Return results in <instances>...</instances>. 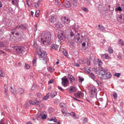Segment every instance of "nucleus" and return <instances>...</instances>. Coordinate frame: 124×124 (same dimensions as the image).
<instances>
[{
	"mask_svg": "<svg viewBox=\"0 0 124 124\" xmlns=\"http://www.w3.org/2000/svg\"><path fill=\"white\" fill-rule=\"evenodd\" d=\"M98 70L96 72V73L98 77L101 79H107L111 78V75L110 73L106 72L102 67H100L99 68Z\"/></svg>",
	"mask_w": 124,
	"mask_h": 124,
	"instance_id": "obj_1",
	"label": "nucleus"
},
{
	"mask_svg": "<svg viewBox=\"0 0 124 124\" xmlns=\"http://www.w3.org/2000/svg\"><path fill=\"white\" fill-rule=\"evenodd\" d=\"M51 34L50 32H44L42 33L39 39V41L40 42H42L44 44L45 42L48 43L51 39Z\"/></svg>",
	"mask_w": 124,
	"mask_h": 124,
	"instance_id": "obj_2",
	"label": "nucleus"
},
{
	"mask_svg": "<svg viewBox=\"0 0 124 124\" xmlns=\"http://www.w3.org/2000/svg\"><path fill=\"white\" fill-rule=\"evenodd\" d=\"M14 49L17 54L20 55L23 54L26 50L25 47L21 46H15Z\"/></svg>",
	"mask_w": 124,
	"mask_h": 124,
	"instance_id": "obj_3",
	"label": "nucleus"
},
{
	"mask_svg": "<svg viewBox=\"0 0 124 124\" xmlns=\"http://www.w3.org/2000/svg\"><path fill=\"white\" fill-rule=\"evenodd\" d=\"M10 90L12 93L15 94H21L24 92L23 89L21 88H19L15 90L11 87Z\"/></svg>",
	"mask_w": 124,
	"mask_h": 124,
	"instance_id": "obj_4",
	"label": "nucleus"
},
{
	"mask_svg": "<svg viewBox=\"0 0 124 124\" xmlns=\"http://www.w3.org/2000/svg\"><path fill=\"white\" fill-rule=\"evenodd\" d=\"M40 53H38V55L39 56V59L41 60H43V62L44 63L46 64L47 63V61L46 58L47 54L46 52L43 53L41 52L40 51Z\"/></svg>",
	"mask_w": 124,
	"mask_h": 124,
	"instance_id": "obj_5",
	"label": "nucleus"
},
{
	"mask_svg": "<svg viewBox=\"0 0 124 124\" xmlns=\"http://www.w3.org/2000/svg\"><path fill=\"white\" fill-rule=\"evenodd\" d=\"M79 35V34L78 33L77 35L74 36V38H73V39H71V38H70L68 42L70 44H72L74 42L77 43L79 42L80 39Z\"/></svg>",
	"mask_w": 124,
	"mask_h": 124,
	"instance_id": "obj_6",
	"label": "nucleus"
},
{
	"mask_svg": "<svg viewBox=\"0 0 124 124\" xmlns=\"http://www.w3.org/2000/svg\"><path fill=\"white\" fill-rule=\"evenodd\" d=\"M96 90V89L94 87H92L90 89L89 92V95L91 97H93V96L96 95V93L95 92Z\"/></svg>",
	"mask_w": 124,
	"mask_h": 124,
	"instance_id": "obj_7",
	"label": "nucleus"
},
{
	"mask_svg": "<svg viewBox=\"0 0 124 124\" xmlns=\"http://www.w3.org/2000/svg\"><path fill=\"white\" fill-rule=\"evenodd\" d=\"M62 84L64 87H66L68 85L69 82L68 79L65 77H63L62 79Z\"/></svg>",
	"mask_w": 124,
	"mask_h": 124,
	"instance_id": "obj_8",
	"label": "nucleus"
},
{
	"mask_svg": "<svg viewBox=\"0 0 124 124\" xmlns=\"http://www.w3.org/2000/svg\"><path fill=\"white\" fill-rule=\"evenodd\" d=\"M62 21L65 24H68L70 22V19L66 17H62Z\"/></svg>",
	"mask_w": 124,
	"mask_h": 124,
	"instance_id": "obj_9",
	"label": "nucleus"
},
{
	"mask_svg": "<svg viewBox=\"0 0 124 124\" xmlns=\"http://www.w3.org/2000/svg\"><path fill=\"white\" fill-rule=\"evenodd\" d=\"M68 91L69 93H71L77 91V88L74 86H71L68 89Z\"/></svg>",
	"mask_w": 124,
	"mask_h": 124,
	"instance_id": "obj_10",
	"label": "nucleus"
},
{
	"mask_svg": "<svg viewBox=\"0 0 124 124\" xmlns=\"http://www.w3.org/2000/svg\"><path fill=\"white\" fill-rule=\"evenodd\" d=\"M74 95L76 98H79L83 96L84 95V94L81 91H78L77 93H74Z\"/></svg>",
	"mask_w": 124,
	"mask_h": 124,
	"instance_id": "obj_11",
	"label": "nucleus"
},
{
	"mask_svg": "<svg viewBox=\"0 0 124 124\" xmlns=\"http://www.w3.org/2000/svg\"><path fill=\"white\" fill-rule=\"evenodd\" d=\"M26 27L25 25L24 24H21L17 26L14 29V30H15L17 28H20L22 30L26 29Z\"/></svg>",
	"mask_w": 124,
	"mask_h": 124,
	"instance_id": "obj_12",
	"label": "nucleus"
},
{
	"mask_svg": "<svg viewBox=\"0 0 124 124\" xmlns=\"http://www.w3.org/2000/svg\"><path fill=\"white\" fill-rule=\"evenodd\" d=\"M6 46L3 43V42L0 41V47H3L4 49L8 52L9 51H10L9 49L7 48H6Z\"/></svg>",
	"mask_w": 124,
	"mask_h": 124,
	"instance_id": "obj_13",
	"label": "nucleus"
},
{
	"mask_svg": "<svg viewBox=\"0 0 124 124\" xmlns=\"http://www.w3.org/2000/svg\"><path fill=\"white\" fill-rule=\"evenodd\" d=\"M56 20V16L55 15H52L51 16L50 21L52 23L54 22Z\"/></svg>",
	"mask_w": 124,
	"mask_h": 124,
	"instance_id": "obj_14",
	"label": "nucleus"
},
{
	"mask_svg": "<svg viewBox=\"0 0 124 124\" xmlns=\"http://www.w3.org/2000/svg\"><path fill=\"white\" fill-rule=\"evenodd\" d=\"M101 58H102L108 59H110V57L107 54H102L101 55Z\"/></svg>",
	"mask_w": 124,
	"mask_h": 124,
	"instance_id": "obj_15",
	"label": "nucleus"
},
{
	"mask_svg": "<svg viewBox=\"0 0 124 124\" xmlns=\"http://www.w3.org/2000/svg\"><path fill=\"white\" fill-rule=\"evenodd\" d=\"M12 4L13 5L16 6L17 7L18 6L19 2V0H11Z\"/></svg>",
	"mask_w": 124,
	"mask_h": 124,
	"instance_id": "obj_16",
	"label": "nucleus"
},
{
	"mask_svg": "<svg viewBox=\"0 0 124 124\" xmlns=\"http://www.w3.org/2000/svg\"><path fill=\"white\" fill-rule=\"evenodd\" d=\"M68 76L71 83H72L73 81L75 80V79L70 74H69Z\"/></svg>",
	"mask_w": 124,
	"mask_h": 124,
	"instance_id": "obj_17",
	"label": "nucleus"
},
{
	"mask_svg": "<svg viewBox=\"0 0 124 124\" xmlns=\"http://www.w3.org/2000/svg\"><path fill=\"white\" fill-rule=\"evenodd\" d=\"M64 5L65 7L69 8L71 7V5L69 2L67 1L64 3Z\"/></svg>",
	"mask_w": 124,
	"mask_h": 124,
	"instance_id": "obj_18",
	"label": "nucleus"
},
{
	"mask_svg": "<svg viewBox=\"0 0 124 124\" xmlns=\"http://www.w3.org/2000/svg\"><path fill=\"white\" fill-rule=\"evenodd\" d=\"M62 26L61 23L59 22H58L56 24L55 27L58 29H61Z\"/></svg>",
	"mask_w": 124,
	"mask_h": 124,
	"instance_id": "obj_19",
	"label": "nucleus"
},
{
	"mask_svg": "<svg viewBox=\"0 0 124 124\" xmlns=\"http://www.w3.org/2000/svg\"><path fill=\"white\" fill-rule=\"evenodd\" d=\"M57 94V92L54 90H52L51 93V97L52 98H53Z\"/></svg>",
	"mask_w": 124,
	"mask_h": 124,
	"instance_id": "obj_20",
	"label": "nucleus"
},
{
	"mask_svg": "<svg viewBox=\"0 0 124 124\" xmlns=\"http://www.w3.org/2000/svg\"><path fill=\"white\" fill-rule=\"evenodd\" d=\"M75 33L74 32L72 31H71L70 33V36L69 37L67 38V39L68 40V42H69V39L70 38H71V39H73V36L74 35Z\"/></svg>",
	"mask_w": 124,
	"mask_h": 124,
	"instance_id": "obj_21",
	"label": "nucleus"
},
{
	"mask_svg": "<svg viewBox=\"0 0 124 124\" xmlns=\"http://www.w3.org/2000/svg\"><path fill=\"white\" fill-rule=\"evenodd\" d=\"M98 26L99 28L98 30H100L103 31H106L105 28L102 26L98 25Z\"/></svg>",
	"mask_w": 124,
	"mask_h": 124,
	"instance_id": "obj_22",
	"label": "nucleus"
},
{
	"mask_svg": "<svg viewBox=\"0 0 124 124\" xmlns=\"http://www.w3.org/2000/svg\"><path fill=\"white\" fill-rule=\"evenodd\" d=\"M52 48L55 50H57L59 48V46L56 45H53L52 46Z\"/></svg>",
	"mask_w": 124,
	"mask_h": 124,
	"instance_id": "obj_23",
	"label": "nucleus"
},
{
	"mask_svg": "<svg viewBox=\"0 0 124 124\" xmlns=\"http://www.w3.org/2000/svg\"><path fill=\"white\" fill-rule=\"evenodd\" d=\"M108 52L110 53H112L113 52V49L110 46L108 47Z\"/></svg>",
	"mask_w": 124,
	"mask_h": 124,
	"instance_id": "obj_24",
	"label": "nucleus"
},
{
	"mask_svg": "<svg viewBox=\"0 0 124 124\" xmlns=\"http://www.w3.org/2000/svg\"><path fill=\"white\" fill-rule=\"evenodd\" d=\"M89 77L93 79L95 78V77L94 74L93 73H91L89 74Z\"/></svg>",
	"mask_w": 124,
	"mask_h": 124,
	"instance_id": "obj_25",
	"label": "nucleus"
},
{
	"mask_svg": "<svg viewBox=\"0 0 124 124\" xmlns=\"http://www.w3.org/2000/svg\"><path fill=\"white\" fill-rule=\"evenodd\" d=\"M117 20L118 21H121L122 18V15L117 16Z\"/></svg>",
	"mask_w": 124,
	"mask_h": 124,
	"instance_id": "obj_26",
	"label": "nucleus"
},
{
	"mask_svg": "<svg viewBox=\"0 0 124 124\" xmlns=\"http://www.w3.org/2000/svg\"><path fill=\"white\" fill-rule=\"evenodd\" d=\"M85 70V72L86 73H89L90 72L91 70L89 69V68H84Z\"/></svg>",
	"mask_w": 124,
	"mask_h": 124,
	"instance_id": "obj_27",
	"label": "nucleus"
},
{
	"mask_svg": "<svg viewBox=\"0 0 124 124\" xmlns=\"http://www.w3.org/2000/svg\"><path fill=\"white\" fill-rule=\"evenodd\" d=\"M34 102L36 105H38L41 102V101H37V100H34Z\"/></svg>",
	"mask_w": 124,
	"mask_h": 124,
	"instance_id": "obj_28",
	"label": "nucleus"
},
{
	"mask_svg": "<svg viewBox=\"0 0 124 124\" xmlns=\"http://www.w3.org/2000/svg\"><path fill=\"white\" fill-rule=\"evenodd\" d=\"M97 60H98L97 62H98V65L99 66H100L102 64V62L100 60L98 59Z\"/></svg>",
	"mask_w": 124,
	"mask_h": 124,
	"instance_id": "obj_29",
	"label": "nucleus"
},
{
	"mask_svg": "<svg viewBox=\"0 0 124 124\" xmlns=\"http://www.w3.org/2000/svg\"><path fill=\"white\" fill-rule=\"evenodd\" d=\"M70 115L72 117H73L74 118L78 119V118L76 117L75 116V113L73 112H72L70 113Z\"/></svg>",
	"mask_w": 124,
	"mask_h": 124,
	"instance_id": "obj_30",
	"label": "nucleus"
},
{
	"mask_svg": "<svg viewBox=\"0 0 124 124\" xmlns=\"http://www.w3.org/2000/svg\"><path fill=\"white\" fill-rule=\"evenodd\" d=\"M50 95V93H48L43 98L46 100H47L49 98Z\"/></svg>",
	"mask_w": 124,
	"mask_h": 124,
	"instance_id": "obj_31",
	"label": "nucleus"
},
{
	"mask_svg": "<svg viewBox=\"0 0 124 124\" xmlns=\"http://www.w3.org/2000/svg\"><path fill=\"white\" fill-rule=\"evenodd\" d=\"M63 53L64 55L66 57H68V55L67 52L66 51V50L64 51H63Z\"/></svg>",
	"mask_w": 124,
	"mask_h": 124,
	"instance_id": "obj_32",
	"label": "nucleus"
},
{
	"mask_svg": "<svg viewBox=\"0 0 124 124\" xmlns=\"http://www.w3.org/2000/svg\"><path fill=\"white\" fill-rule=\"evenodd\" d=\"M113 96L114 99H116L117 96L116 93L115 92H113Z\"/></svg>",
	"mask_w": 124,
	"mask_h": 124,
	"instance_id": "obj_33",
	"label": "nucleus"
},
{
	"mask_svg": "<svg viewBox=\"0 0 124 124\" xmlns=\"http://www.w3.org/2000/svg\"><path fill=\"white\" fill-rule=\"evenodd\" d=\"M119 43L120 44L121 46H124V41L122 39H120L119 40Z\"/></svg>",
	"mask_w": 124,
	"mask_h": 124,
	"instance_id": "obj_34",
	"label": "nucleus"
},
{
	"mask_svg": "<svg viewBox=\"0 0 124 124\" xmlns=\"http://www.w3.org/2000/svg\"><path fill=\"white\" fill-rule=\"evenodd\" d=\"M39 10H38L35 12V15L36 16V17H37L39 16Z\"/></svg>",
	"mask_w": 124,
	"mask_h": 124,
	"instance_id": "obj_35",
	"label": "nucleus"
},
{
	"mask_svg": "<svg viewBox=\"0 0 124 124\" xmlns=\"http://www.w3.org/2000/svg\"><path fill=\"white\" fill-rule=\"evenodd\" d=\"M42 114H40L38 115L37 117V119L38 120V118H39L42 119Z\"/></svg>",
	"mask_w": 124,
	"mask_h": 124,
	"instance_id": "obj_36",
	"label": "nucleus"
},
{
	"mask_svg": "<svg viewBox=\"0 0 124 124\" xmlns=\"http://www.w3.org/2000/svg\"><path fill=\"white\" fill-rule=\"evenodd\" d=\"M115 10L116 11H122L121 8L120 7H119L117 8H116Z\"/></svg>",
	"mask_w": 124,
	"mask_h": 124,
	"instance_id": "obj_37",
	"label": "nucleus"
},
{
	"mask_svg": "<svg viewBox=\"0 0 124 124\" xmlns=\"http://www.w3.org/2000/svg\"><path fill=\"white\" fill-rule=\"evenodd\" d=\"M47 116L45 114L42 115V119H44L46 118Z\"/></svg>",
	"mask_w": 124,
	"mask_h": 124,
	"instance_id": "obj_38",
	"label": "nucleus"
},
{
	"mask_svg": "<svg viewBox=\"0 0 124 124\" xmlns=\"http://www.w3.org/2000/svg\"><path fill=\"white\" fill-rule=\"evenodd\" d=\"M87 118H85L83 120V122L84 123H86L87 121Z\"/></svg>",
	"mask_w": 124,
	"mask_h": 124,
	"instance_id": "obj_39",
	"label": "nucleus"
},
{
	"mask_svg": "<svg viewBox=\"0 0 124 124\" xmlns=\"http://www.w3.org/2000/svg\"><path fill=\"white\" fill-rule=\"evenodd\" d=\"M82 10L85 12H88V10L87 8L83 7L82 8Z\"/></svg>",
	"mask_w": 124,
	"mask_h": 124,
	"instance_id": "obj_40",
	"label": "nucleus"
},
{
	"mask_svg": "<svg viewBox=\"0 0 124 124\" xmlns=\"http://www.w3.org/2000/svg\"><path fill=\"white\" fill-rule=\"evenodd\" d=\"M65 106V104L63 103H61L60 104V106L62 108L64 107Z\"/></svg>",
	"mask_w": 124,
	"mask_h": 124,
	"instance_id": "obj_41",
	"label": "nucleus"
},
{
	"mask_svg": "<svg viewBox=\"0 0 124 124\" xmlns=\"http://www.w3.org/2000/svg\"><path fill=\"white\" fill-rule=\"evenodd\" d=\"M3 71L2 70H0V75L1 77H3Z\"/></svg>",
	"mask_w": 124,
	"mask_h": 124,
	"instance_id": "obj_42",
	"label": "nucleus"
},
{
	"mask_svg": "<svg viewBox=\"0 0 124 124\" xmlns=\"http://www.w3.org/2000/svg\"><path fill=\"white\" fill-rule=\"evenodd\" d=\"M25 68L27 69H29L30 68V66L29 65L26 64H25Z\"/></svg>",
	"mask_w": 124,
	"mask_h": 124,
	"instance_id": "obj_43",
	"label": "nucleus"
},
{
	"mask_svg": "<svg viewBox=\"0 0 124 124\" xmlns=\"http://www.w3.org/2000/svg\"><path fill=\"white\" fill-rule=\"evenodd\" d=\"M48 70L49 71L51 72L53 71L54 70V69L50 67H49Z\"/></svg>",
	"mask_w": 124,
	"mask_h": 124,
	"instance_id": "obj_44",
	"label": "nucleus"
},
{
	"mask_svg": "<svg viewBox=\"0 0 124 124\" xmlns=\"http://www.w3.org/2000/svg\"><path fill=\"white\" fill-rule=\"evenodd\" d=\"M120 75V73H115L114 74V76L117 77H119Z\"/></svg>",
	"mask_w": 124,
	"mask_h": 124,
	"instance_id": "obj_45",
	"label": "nucleus"
},
{
	"mask_svg": "<svg viewBox=\"0 0 124 124\" xmlns=\"http://www.w3.org/2000/svg\"><path fill=\"white\" fill-rule=\"evenodd\" d=\"M37 96L39 98H40L42 97V95L40 93H37Z\"/></svg>",
	"mask_w": 124,
	"mask_h": 124,
	"instance_id": "obj_46",
	"label": "nucleus"
},
{
	"mask_svg": "<svg viewBox=\"0 0 124 124\" xmlns=\"http://www.w3.org/2000/svg\"><path fill=\"white\" fill-rule=\"evenodd\" d=\"M78 78H79V80L80 82H82L84 80V79L83 78H81L80 77H79Z\"/></svg>",
	"mask_w": 124,
	"mask_h": 124,
	"instance_id": "obj_47",
	"label": "nucleus"
},
{
	"mask_svg": "<svg viewBox=\"0 0 124 124\" xmlns=\"http://www.w3.org/2000/svg\"><path fill=\"white\" fill-rule=\"evenodd\" d=\"M87 64L88 65H89L91 64V62L89 60H87L86 62Z\"/></svg>",
	"mask_w": 124,
	"mask_h": 124,
	"instance_id": "obj_48",
	"label": "nucleus"
},
{
	"mask_svg": "<svg viewBox=\"0 0 124 124\" xmlns=\"http://www.w3.org/2000/svg\"><path fill=\"white\" fill-rule=\"evenodd\" d=\"M39 2H37L35 4V7L37 8L39 7Z\"/></svg>",
	"mask_w": 124,
	"mask_h": 124,
	"instance_id": "obj_49",
	"label": "nucleus"
},
{
	"mask_svg": "<svg viewBox=\"0 0 124 124\" xmlns=\"http://www.w3.org/2000/svg\"><path fill=\"white\" fill-rule=\"evenodd\" d=\"M57 37L59 39H60V40L62 39V37L60 35H57Z\"/></svg>",
	"mask_w": 124,
	"mask_h": 124,
	"instance_id": "obj_50",
	"label": "nucleus"
},
{
	"mask_svg": "<svg viewBox=\"0 0 124 124\" xmlns=\"http://www.w3.org/2000/svg\"><path fill=\"white\" fill-rule=\"evenodd\" d=\"M36 59H34L33 61V65H36Z\"/></svg>",
	"mask_w": 124,
	"mask_h": 124,
	"instance_id": "obj_51",
	"label": "nucleus"
},
{
	"mask_svg": "<svg viewBox=\"0 0 124 124\" xmlns=\"http://www.w3.org/2000/svg\"><path fill=\"white\" fill-rule=\"evenodd\" d=\"M30 76L31 77V78H33V73H31L30 74Z\"/></svg>",
	"mask_w": 124,
	"mask_h": 124,
	"instance_id": "obj_52",
	"label": "nucleus"
},
{
	"mask_svg": "<svg viewBox=\"0 0 124 124\" xmlns=\"http://www.w3.org/2000/svg\"><path fill=\"white\" fill-rule=\"evenodd\" d=\"M62 111V114L64 115V116H65L66 115H64V112H65V111L64 109H62L61 110Z\"/></svg>",
	"mask_w": 124,
	"mask_h": 124,
	"instance_id": "obj_53",
	"label": "nucleus"
},
{
	"mask_svg": "<svg viewBox=\"0 0 124 124\" xmlns=\"http://www.w3.org/2000/svg\"><path fill=\"white\" fill-rule=\"evenodd\" d=\"M58 88L60 90H61L62 91H63V90L61 87L60 86H58Z\"/></svg>",
	"mask_w": 124,
	"mask_h": 124,
	"instance_id": "obj_54",
	"label": "nucleus"
},
{
	"mask_svg": "<svg viewBox=\"0 0 124 124\" xmlns=\"http://www.w3.org/2000/svg\"><path fill=\"white\" fill-rule=\"evenodd\" d=\"M29 102L30 104H31L32 105H33L34 104V103H33V101L31 100L29 101Z\"/></svg>",
	"mask_w": 124,
	"mask_h": 124,
	"instance_id": "obj_55",
	"label": "nucleus"
},
{
	"mask_svg": "<svg viewBox=\"0 0 124 124\" xmlns=\"http://www.w3.org/2000/svg\"><path fill=\"white\" fill-rule=\"evenodd\" d=\"M50 121H53L54 122H56L57 121V120L55 118L54 119H51Z\"/></svg>",
	"mask_w": 124,
	"mask_h": 124,
	"instance_id": "obj_56",
	"label": "nucleus"
},
{
	"mask_svg": "<svg viewBox=\"0 0 124 124\" xmlns=\"http://www.w3.org/2000/svg\"><path fill=\"white\" fill-rule=\"evenodd\" d=\"M73 64V65L74 66H76L77 67H79V65L78 64V63H74Z\"/></svg>",
	"mask_w": 124,
	"mask_h": 124,
	"instance_id": "obj_57",
	"label": "nucleus"
},
{
	"mask_svg": "<svg viewBox=\"0 0 124 124\" xmlns=\"http://www.w3.org/2000/svg\"><path fill=\"white\" fill-rule=\"evenodd\" d=\"M7 89H5L4 90V92L5 93V94L7 95Z\"/></svg>",
	"mask_w": 124,
	"mask_h": 124,
	"instance_id": "obj_58",
	"label": "nucleus"
},
{
	"mask_svg": "<svg viewBox=\"0 0 124 124\" xmlns=\"http://www.w3.org/2000/svg\"><path fill=\"white\" fill-rule=\"evenodd\" d=\"M98 100L99 101H103V99L102 98H100Z\"/></svg>",
	"mask_w": 124,
	"mask_h": 124,
	"instance_id": "obj_59",
	"label": "nucleus"
},
{
	"mask_svg": "<svg viewBox=\"0 0 124 124\" xmlns=\"http://www.w3.org/2000/svg\"><path fill=\"white\" fill-rule=\"evenodd\" d=\"M3 35L2 32L1 31L0 29V36H1Z\"/></svg>",
	"mask_w": 124,
	"mask_h": 124,
	"instance_id": "obj_60",
	"label": "nucleus"
},
{
	"mask_svg": "<svg viewBox=\"0 0 124 124\" xmlns=\"http://www.w3.org/2000/svg\"><path fill=\"white\" fill-rule=\"evenodd\" d=\"M55 4L56 5L59 4V2L58 0H55Z\"/></svg>",
	"mask_w": 124,
	"mask_h": 124,
	"instance_id": "obj_61",
	"label": "nucleus"
},
{
	"mask_svg": "<svg viewBox=\"0 0 124 124\" xmlns=\"http://www.w3.org/2000/svg\"><path fill=\"white\" fill-rule=\"evenodd\" d=\"M69 113H66V112H64V115H66L65 116H68L69 115Z\"/></svg>",
	"mask_w": 124,
	"mask_h": 124,
	"instance_id": "obj_62",
	"label": "nucleus"
},
{
	"mask_svg": "<svg viewBox=\"0 0 124 124\" xmlns=\"http://www.w3.org/2000/svg\"><path fill=\"white\" fill-rule=\"evenodd\" d=\"M53 80L51 79L49 81V83H51L53 82Z\"/></svg>",
	"mask_w": 124,
	"mask_h": 124,
	"instance_id": "obj_63",
	"label": "nucleus"
},
{
	"mask_svg": "<svg viewBox=\"0 0 124 124\" xmlns=\"http://www.w3.org/2000/svg\"><path fill=\"white\" fill-rule=\"evenodd\" d=\"M95 81L97 83V84H98V85L99 84V83H100V82L97 80H95Z\"/></svg>",
	"mask_w": 124,
	"mask_h": 124,
	"instance_id": "obj_64",
	"label": "nucleus"
}]
</instances>
